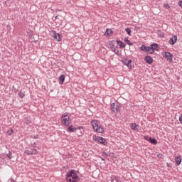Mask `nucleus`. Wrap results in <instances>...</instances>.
I'll use <instances>...</instances> for the list:
<instances>
[{
	"label": "nucleus",
	"instance_id": "26",
	"mask_svg": "<svg viewBox=\"0 0 182 182\" xmlns=\"http://www.w3.org/2000/svg\"><path fill=\"white\" fill-rule=\"evenodd\" d=\"M8 159H13L14 156H12V152L11 151H9V154H7Z\"/></svg>",
	"mask_w": 182,
	"mask_h": 182
},
{
	"label": "nucleus",
	"instance_id": "33",
	"mask_svg": "<svg viewBox=\"0 0 182 182\" xmlns=\"http://www.w3.org/2000/svg\"><path fill=\"white\" fill-rule=\"evenodd\" d=\"M32 147H36V143H33V144H31Z\"/></svg>",
	"mask_w": 182,
	"mask_h": 182
},
{
	"label": "nucleus",
	"instance_id": "9",
	"mask_svg": "<svg viewBox=\"0 0 182 182\" xmlns=\"http://www.w3.org/2000/svg\"><path fill=\"white\" fill-rule=\"evenodd\" d=\"M144 60L146 63H149V65H151V63H153V58L150 55H146Z\"/></svg>",
	"mask_w": 182,
	"mask_h": 182
},
{
	"label": "nucleus",
	"instance_id": "38",
	"mask_svg": "<svg viewBox=\"0 0 182 182\" xmlns=\"http://www.w3.org/2000/svg\"><path fill=\"white\" fill-rule=\"evenodd\" d=\"M145 137V139H147V138H146V136H144Z\"/></svg>",
	"mask_w": 182,
	"mask_h": 182
},
{
	"label": "nucleus",
	"instance_id": "14",
	"mask_svg": "<svg viewBox=\"0 0 182 182\" xmlns=\"http://www.w3.org/2000/svg\"><path fill=\"white\" fill-rule=\"evenodd\" d=\"M68 132H70V133H75V132H76V130H77V128L76 127H73V126H70L68 128Z\"/></svg>",
	"mask_w": 182,
	"mask_h": 182
},
{
	"label": "nucleus",
	"instance_id": "31",
	"mask_svg": "<svg viewBox=\"0 0 182 182\" xmlns=\"http://www.w3.org/2000/svg\"><path fill=\"white\" fill-rule=\"evenodd\" d=\"M164 6H165L166 8H167V9H168V8H170V6H168V4H164Z\"/></svg>",
	"mask_w": 182,
	"mask_h": 182
},
{
	"label": "nucleus",
	"instance_id": "35",
	"mask_svg": "<svg viewBox=\"0 0 182 182\" xmlns=\"http://www.w3.org/2000/svg\"><path fill=\"white\" fill-rule=\"evenodd\" d=\"M120 42H122V41H120V40H117V43L119 45H120Z\"/></svg>",
	"mask_w": 182,
	"mask_h": 182
},
{
	"label": "nucleus",
	"instance_id": "29",
	"mask_svg": "<svg viewBox=\"0 0 182 182\" xmlns=\"http://www.w3.org/2000/svg\"><path fill=\"white\" fill-rule=\"evenodd\" d=\"M179 122H180V123H181V124H182V114L180 115V117H179Z\"/></svg>",
	"mask_w": 182,
	"mask_h": 182
},
{
	"label": "nucleus",
	"instance_id": "24",
	"mask_svg": "<svg viewBox=\"0 0 182 182\" xmlns=\"http://www.w3.org/2000/svg\"><path fill=\"white\" fill-rule=\"evenodd\" d=\"M125 31L127 32V33H128V35H129V36H132V30H130V28H127L125 29Z\"/></svg>",
	"mask_w": 182,
	"mask_h": 182
},
{
	"label": "nucleus",
	"instance_id": "30",
	"mask_svg": "<svg viewBox=\"0 0 182 182\" xmlns=\"http://www.w3.org/2000/svg\"><path fill=\"white\" fill-rule=\"evenodd\" d=\"M163 158V154H158V159H162Z\"/></svg>",
	"mask_w": 182,
	"mask_h": 182
},
{
	"label": "nucleus",
	"instance_id": "22",
	"mask_svg": "<svg viewBox=\"0 0 182 182\" xmlns=\"http://www.w3.org/2000/svg\"><path fill=\"white\" fill-rule=\"evenodd\" d=\"M124 42L125 43H127V45H129V46H133V43L130 42L129 38H125Z\"/></svg>",
	"mask_w": 182,
	"mask_h": 182
},
{
	"label": "nucleus",
	"instance_id": "25",
	"mask_svg": "<svg viewBox=\"0 0 182 182\" xmlns=\"http://www.w3.org/2000/svg\"><path fill=\"white\" fill-rule=\"evenodd\" d=\"M119 48L123 49V48H126V44L123 43V42H120Z\"/></svg>",
	"mask_w": 182,
	"mask_h": 182
},
{
	"label": "nucleus",
	"instance_id": "37",
	"mask_svg": "<svg viewBox=\"0 0 182 182\" xmlns=\"http://www.w3.org/2000/svg\"><path fill=\"white\" fill-rule=\"evenodd\" d=\"M12 133V131H11V132L9 134L11 136V134Z\"/></svg>",
	"mask_w": 182,
	"mask_h": 182
},
{
	"label": "nucleus",
	"instance_id": "27",
	"mask_svg": "<svg viewBox=\"0 0 182 182\" xmlns=\"http://www.w3.org/2000/svg\"><path fill=\"white\" fill-rule=\"evenodd\" d=\"M104 154L105 156H107V157H110V156H112V154L109 153V152H104Z\"/></svg>",
	"mask_w": 182,
	"mask_h": 182
},
{
	"label": "nucleus",
	"instance_id": "39",
	"mask_svg": "<svg viewBox=\"0 0 182 182\" xmlns=\"http://www.w3.org/2000/svg\"><path fill=\"white\" fill-rule=\"evenodd\" d=\"M145 137V139H147V138H146V136H144Z\"/></svg>",
	"mask_w": 182,
	"mask_h": 182
},
{
	"label": "nucleus",
	"instance_id": "6",
	"mask_svg": "<svg viewBox=\"0 0 182 182\" xmlns=\"http://www.w3.org/2000/svg\"><path fill=\"white\" fill-rule=\"evenodd\" d=\"M164 58L167 59L169 62H173V54L169 52H165L164 55Z\"/></svg>",
	"mask_w": 182,
	"mask_h": 182
},
{
	"label": "nucleus",
	"instance_id": "10",
	"mask_svg": "<svg viewBox=\"0 0 182 182\" xmlns=\"http://www.w3.org/2000/svg\"><path fill=\"white\" fill-rule=\"evenodd\" d=\"M177 42V36H173L169 39L170 45H174Z\"/></svg>",
	"mask_w": 182,
	"mask_h": 182
},
{
	"label": "nucleus",
	"instance_id": "18",
	"mask_svg": "<svg viewBox=\"0 0 182 182\" xmlns=\"http://www.w3.org/2000/svg\"><path fill=\"white\" fill-rule=\"evenodd\" d=\"M110 48H111L112 52H114V53H116L117 55L119 54V51H117V52H116V46H114V44H111V45H110Z\"/></svg>",
	"mask_w": 182,
	"mask_h": 182
},
{
	"label": "nucleus",
	"instance_id": "21",
	"mask_svg": "<svg viewBox=\"0 0 182 182\" xmlns=\"http://www.w3.org/2000/svg\"><path fill=\"white\" fill-rule=\"evenodd\" d=\"M132 130H139V125L136 124H132Z\"/></svg>",
	"mask_w": 182,
	"mask_h": 182
},
{
	"label": "nucleus",
	"instance_id": "23",
	"mask_svg": "<svg viewBox=\"0 0 182 182\" xmlns=\"http://www.w3.org/2000/svg\"><path fill=\"white\" fill-rule=\"evenodd\" d=\"M146 49H147V46H146L145 45L141 46L140 48V50H143V52H146Z\"/></svg>",
	"mask_w": 182,
	"mask_h": 182
},
{
	"label": "nucleus",
	"instance_id": "12",
	"mask_svg": "<svg viewBox=\"0 0 182 182\" xmlns=\"http://www.w3.org/2000/svg\"><path fill=\"white\" fill-rule=\"evenodd\" d=\"M181 161H182V159L181 156H178L175 157V162L176 166H180L181 164Z\"/></svg>",
	"mask_w": 182,
	"mask_h": 182
},
{
	"label": "nucleus",
	"instance_id": "34",
	"mask_svg": "<svg viewBox=\"0 0 182 182\" xmlns=\"http://www.w3.org/2000/svg\"><path fill=\"white\" fill-rule=\"evenodd\" d=\"M166 166H167V167H171V164L167 163V164H166Z\"/></svg>",
	"mask_w": 182,
	"mask_h": 182
},
{
	"label": "nucleus",
	"instance_id": "19",
	"mask_svg": "<svg viewBox=\"0 0 182 182\" xmlns=\"http://www.w3.org/2000/svg\"><path fill=\"white\" fill-rule=\"evenodd\" d=\"M63 82H65V76L63 75H62L59 77V83H60V85H63Z\"/></svg>",
	"mask_w": 182,
	"mask_h": 182
},
{
	"label": "nucleus",
	"instance_id": "5",
	"mask_svg": "<svg viewBox=\"0 0 182 182\" xmlns=\"http://www.w3.org/2000/svg\"><path fill=\"white\" fill-rule=\"evenodd\" d=\"M111 110L112 113H117L120 109L119 108V105L117 103H112L111 104Z\"/></svg>",
	"mask_w": 182,
	"mask_h": 182
},
{
	"label": "nucleus",
	"instance_id": "15",
	"mask_svg": "<svg viewBox=\"0 0 182 182\" xmlns=\"http://www.w3.org/2000/svg\"><path fill=\"white\" fill-rule=\"evenodd\" d=\"M151 48L153 49L154 52V50H159V44L157 43H154L151 44Z\"/></svg>",
	"mask_w": 182,
	"mask_h": 182
},
{
	"label": "nucleus",
	"instance_id": "16",
	"mask_svg": "<svg viewBox=\"0 0 182 182\" xmlns=\"http://www.w3.org/2000/svg\"><path fill=\"white\" fill-rule=\"evenodd\" d=\"M111 181H112V182H122V181H120V180L119 179V178L117 177L116 176H112L111 177Z\"/></svg>",
	"mask_w": 182,
	"mask_h": 182
},
{
	"label": "nucleus",
	"instance_id": "20",
	"mask_svg": "<svg viewBox=\"0 0 182 182\" xmlns=\"http://www.w3.org/2000/svg\"><path fill=\"white\" fill-rule=\"evenodd\" d=\"M112 33H113V31H112V29L107 28L105 31V35L107 36H109V35H112Z\"/></svg>",
	"mask_w": 182,
	"mask_h": 182
},
{
	"label": "nucleus",
	"instance_id": "4",
	"mask_svg": "<svg viewBox=\"0 0 182 182\" xmlns=\"http://www.w3.org/2000/svg\"><path fill=\"white\" fill-rule=\"evenodd\" d=\"M24 153H26V154H27L28 156H31L33 154H36V153H38V151L35 149L28 148L25 150Z\"/></svg>",
	"mask_w": 182,
	"mask_h": 182
},
{
	"label": "nucleus",
	"instance_id": "8",
	"mask_svg": "<svg viewBox=\"0 0 182 182\" xmlns=\"http://www.w3.org/2000/svg\"><path fill=\"white\" fill-rule=\"evenodd\" d=\"M53 38L58 41V42H60V34L56 33V31H53Z\"/></svg>",
	"mask_w": 182,
	"mask_h": 182
},
{
	"label": "nucleus",
	"instance_id": "11",
	"mask_svg": "<svg viewBox=\"0 0 182 182\" xmlns=\"http://www.w3.org/2000/svg\"><path fill=\"white\" fill-rule=\"evenodd\" d=\"M124 65H125V66H127V68H129V69H132V60H125L124 61H123Z\"/></svg>",
	"mask_w": 182,
	"mask_h": 182
},
{
	"label": "nucleus",
	"instance_id": "2",
	"mask_svg": "<svg viewBox=\"0 0 182 182\" xmlns=\"http://www.w3.org/2000/svg\"><path fill=\"white\" fill-rule=\"evenodd\" d=\"M92 126L94 129V132H96L97 133H103V127H102L100 124H99V121L92 120Z\"/></svg>",
	"mask_w": 182,
	"mask_h": 182
},
{
	"label": "nucleus",
	"instance_id": "17",
	"mask_svg": "<svg viewBox=\"0 0 182 182\" xmlns=\"http://www.w3.org/2000/svg\"><path fill=\"white\" fill-rule=\"evenodd\" d=\"M149 143H151V144H157V140H156V139H154V138L150 137V138L149 139Z\"/></svg>",
	"mask_w": 182,
	"mask_h": 182
},
{
	"label": "nucleus",
	"instance_id": "3",
	"mask_svg": "<svg viewBox=\"0 0 182 182\" xmlns=\"http://www.w3.org/2000/svg\"><path fill=\"white\" fill-rule=\"evenodd\" d=\"M62 119L63 124H64V126H69L70 123V118L69 116L64 114L63 115Z\"/></svg>",
	"mask_w": 182,
	"mask_h": 182
},
{
	"label": "nucleus",
	"instance_id": "28",
	"mask_svg": "<svg viewBox=\"0 0 182 182\" xmlns=\"http://www.w3.org/2000/svg\"><path fill=\"white\" fill-rule=\"evenodd\" d=\"M18 96H19V97H21L22 99L25 97V95H23V93H22V92H20V93H18Z\"/></svg>",
	"mask_w": 182,
	"mask_h": 182
},
{
	"label": "nucleus",
	"instance_id": "13",
	"mask_svg": "<svg viewBox=\"0 0 182 182\" xmlns=\"http://www.w3.org/2000/svg\"><path fill=\"white\" fill-rule=\"evenodd\" d=\"M145 52H146L147 53H150L151 55H153L154 50L153 48H151V46H146V50Z\"/></svg>",
	"mask_w": 182,
	"mask_h": 182
},
{
	"label": "nucleus",
	"instance_id": "1",
	"mask_svg": "<svg viewBox=\"0 0 182 182\" xmlns=\"http://www.w3.org/2000/svg\"><path fill=\"white\" fill-rule=\"evenodd\" d=\"M66 180L68 182H77L80 180V178L77 176V173L75 170L70 171L66 174Z\"/></svg>",
	"mask_w": 182,
	"mask_h": 182
},
{
	"label": "nucleus",
	"instance_id": "36",
	"mask_svg": "<svg viewBox=\"0 0 182 182\" xmlns=\"http://www.w3.org/2000/svg\"><path fill=\"white\" fill-rule=\"evenodd\" d=\"M34 139H38V135H36V136H34Z\"/></svg>",
	"mask_w": 182,
	"mask_h": 182
},
{
	"label": "nucleus",
	"instance_id": "32",
	"mask_svg": "<svg viewBox=\"0 0 182 182\" xmlns=\"http://www.w3.org/2000/svg\"><path fill=\"white\" fill-rule=\"evenodd\" d=\"M178 5H179V6L182 7V1H178Z\"/></svg>",
	"mask_w": 182,
	"mask_h": 182
},
{
	"label": "nucleus",
	"instance_id": "7",
	"mask_svg": "<svg viewBox=\"0 0 182 182\" xmlns=\"http://www.w3.org/2000/svg\"><path fill=\"white\" fill-rule=\"evenodd\" d=\"M96 140L97 141H99L100 143H101V144H104V146H106V144H107V141H106V139H105L102 136H97L96 138Z\"/></svg>",
	"mask_w": 182,
	"mask_h": 182
}]
</instances>
